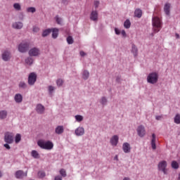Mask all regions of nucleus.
<instances>
[{"label": "nucleus", "mask_w": 180, "mask_h": 180, "mask_svg": "<svg viewBox=\"0 0 180 180\" xmlns=\"http://www.w3.org/2000/svg\"><path fill=\"white\" fill-rule=\"evenodd\" d=\"M4 147H5V148H6V150H11V146H9V144H8V143H5L4 145Z\"/></svg>", "instance_id": "obj_47"}, {"label": "nucleus", "mask_w": 180, "mask_h": 180, "mask_svg": "<svg viewBox=\"0 0 180 180\" xmlns=\"http://www.w3.org/2000/svg\"><path fill=\"white\" fill-rule=\"evenodd\" d=\"M18 86L22 89H26V88H27V84H26L25 82H20Z\"/></svg>", "instance_id": "obj_28"}, {"label": "nucleus", "mask_w": 180, "mask_h": 180, "mask_svg": "<svg viewBox=\"0 0 180 180\" xmlns=\"http://www.w3.org/2000/svg\"><path fill=\"white\" fill-rule=\"evenodd\" d=\"M151 146L153 150H155V148H157V146L155 145V134H152Z\"/></svg>", "instance_id": "obj_22"}, {"label": "nucleus", "mask_w": 180, "mask_h": 180, "mask_svg": "<svg viewBox=\"0 0 180 180\" xmlns=\"http://www.w3.org/2000/svg\"><path fill=\"white\" fill-rule=\"evenodd\" d=\"M176 39H179V34H176Z\"/></svg>", "instance_id": "obj_53"}, {"label": "nucleus", "mask_w": 180, "mask_h": 180, "mask_svg": "<svg viewBox=\"0 0 180 180\" xmlns=\"http://www.w3.org/2000/svg\"><path fill=\"white\" fill-rule=\"evenodd\" d=\"M75 117L77 122H82V120H84V117H82V115H75Z\"/></svg>", "instance_id": "obj_40"}, {"label": "nucleus", "mask_w": 180, "mask_h": 180, "mask_svg": "<svg viewBox=\"0 0 180 180\" xmlns=\"http://www.w3.org/2000/svg\"><path fill=\"white\" fill-rule=\"evenodd\" d=\"M55 133H56V134H63V133H64V127L58 126L55 129Z\"/></svg>", "instance_id": "obj_19"}, {"label": "nucleus", "mask_w": 180, "mask_h": 180, "mask_svg": "<svg viewBox=\"0 0 180 180\" xmlns=\"http://www.w3.org/2000/svg\"><path fill=\"white\" fill-rule=\"evenodd\" d=\"M110 143L112 144V146H117V143H119V136H117V135L113 136L111 139H110Z\"/></svg>", "instance_id": "obj_16"}, {"label": "nucleus", "mask_w": 180, "mask_h": 180, "mask_svg": "<svg viewBox=\"0 0 180 180\" xmlns=\"http://www.w3.org/2000/svg\"><path fill=\"white\" fill-rule=\"evenodd\" d=\"M142 15L143 11H141L140 8L135 10L134 15L136 16V18H141Z\"/></svg>", "instance_id": "obj_23"}, {"label": "nucleus", "mask_w": 180, "mask_h": 180, "mask_svg": "<svg viewBox=\"0 0 180 180\" xmlns=\"http://www.w3.org/2000/svg\"><path fill=\"white\" fill-rule=\"evenodd\" d=\"M131 25V23L130 22V20H127L124 23V26L125 29H130Z\"/></svg>", "instance_id": "obj_29"}, {"label": "nucleus", "mask_w": 180, "mask_h": 180, "mask_svg": "<svg viewBox=\"0 0 180 180\" xmlns=\"http://www.w3.org/2000/svg\"><path fill=\"white\" fill-rule=\"evenodd\" d=\"M31 155L32 157H33V158H36V159L40 158V155L37 150H32L31 152Z\"/></svg>", "instance_id": "obj_26"}, {"label": "nucleus", "mask_w": 180, "mask_h": 180, "mask_svg": "<svg viewBox=\"0 0 180 180\" xmlns=\"http://www.w3.org/2000/svg\"><path fill=\"white\" fill-rule=\"evenodd\" d=\"M23 176H27V172L25 174L22 170H18L15 172V178L17 179H22Z\"/></svg>", "instance_id": "obj_11"}, {"label": "nucleus", "mask_w": 180, "mask_h": 180, "mask_svg": "<svg viewBox=\"0 0 180 180\" xmlns=\"http://www.w3.org/2000/svg\"><path fill=\"white\" fill-rule=\"evenodd\" d=\"M13 8H14V9H15V11H20V9H22L20 4L18 3H15L13 4Z\"/></svg>", "instance_id": "obj_34"}, {"label": "nucleus", "mask_w": 180, "mask_h": 180, "mask_svg": "<svg viewBox=\"0 0 180 180\" xmlns=\"http://www.w3.org/2000/svg\"><path fill=\"white\" fill-rule=\"evenodd\" d=\"M52 32V37L53 39H57L58 37V28H53L51 29Z\"/></svg>", "instance_id": "obj_21"}, {"label": "nucleus", "mask_w": 180, "mask_h": 180, "mask_svg": "<svg viewBox=\"0 0 180 180\" xmlns=\"http://www.w3.org/2000/svg\"><path fill=\"white\" fill-rule=\"evenodd\" d=\"M121 34H122L124 37H126V31L122 30V31L121 32Z\"/></svg>", "instance_id": "obj_50"}, {"label": "nucleus", "mask_w": 180, "mask_h": 180, "mask_svg": "<svg viewBox=\"0 0 180 180\" xmlns=\"http://www.w3.org/2000/svg\"><path fill=\"white\" fill-rule=\"evenodd\" d=\"M8 116V112L6 110H3L1 112V119H6Z\"/></svg>", "instance_id": "obj_31"}, {"label": "nucleus", "mask_w": 180, "mask_h": 180, "mask_svg": "<svg viewBox=\"0 0 180 180\" xmlns=\"http://www.w3.org/2000/svg\"><path fill=\"white\" fill-rule=\"evenodd\" d=\"M90 19H91V20H93L94 22H97V20H98V11H93L91 13Z\"/></svg>", "instance_id": "obj_14"}, {"label": "nucleus", "mask_w": 180, "mask_h": 180, "mask_svg": "<svg viewBox=\"0 0 180 180\" xmlns=\"http://www.w3.org/2000/svg\"><path fill=\"white\" fill-rule=\"evenodd\" d=\"M167 161L162 160L160 161L158 165V171L163 172L165 175L168 174V169H167Z\"/></svg>", "instance_id": "obj_4"}, {"label": "nucleus", "mask_w": 180, "mask_h": 180, "mask_svg": "<svg viewBox=\"0 0 180 180\" xmlns=\"http://www.w3.org/2000/svg\"><path fill=\"white\" fill-rule=\"evenodd\" d=\"M13 29H22L23 27V23L21 22H15L13 23Z\"/></svg>", "instance_id": "obj_20"}, {"label": "nucleus", "mask_w": 180, "mask_h": 180, "mask_svg": "<svg viewBox=\"0 0 180 180\" xmlns=\"http://www.w3.org/2000/svg\"><path fill=\"white\" fill-rule=\"evenodd\" d=\"M152 25L154 33H158L162 29V22L160 18L155 16L152 18Z\"/></svg>", "instance_id": "obj_1"}, {"label": "nucleus", "mask_w": 180, "mask_h": 180, "mask_svg": "<svg viewBox=\"0 0 180 180\" xmlns=\"http://www.w3.org/2000/svg\"><path fill=\"white\" fill-rule=\"evenodd\" d=\"M27 50H29V44L27 42H22L19 44L18 51L20 53H25Z\"/></svg>", "instance_id": "obj_6"}, {"label": "nucleus", "mask_w": 180, "mask_h": 180, "mask_svg": "<svg viewBox=\"0 0 180 180\" xmlns=\"http://www.w3.org/2000/svg\"><path fill=\"white\" fill-rule=\"evenodd\" d=\"M94 6L96 9L99 6V1H94Z\"/></svg>", "instance_id": "obj_45"}, {"label": "nucleus", "mask_w": 180, "mask_h": 180, "mask_svg": "<svg viewBox=\"0 0 180 180\" xmlns=\"http://www.w3.org/2000/svg\"><path fill=\"white\" fill-rule=\"evenodd\" d=\"M56 84H57L58 86H62L63 84H64V81H63V79H58L56 81Z\"/></svg>", "instance_id": "obj_42"}, {"label": "nucleus", "mask_w": 180, "mask_h": 180, "mask_svg": "<svg viewBox=\"0 0 180 180\" xmlns=\"http://www.w3.org/2000/svg\"><path fill=\"white\" fill-rule=\"evenodd\" d=\"M170 9H171V4L166 3L164 6V12L165 15H167V16H169L170 15Z\"/></svg>", "instance_id": "obj_13"}, {"label": "nucleus", "mask_w": 180, "mask_h": 180, "mask_svg": "<svg viewBox=\"0 0 180 180\" xmlns=\"http://www.w3.org/2000/svg\"><path fill=\"white\" fill-rule=\"evenodd\" d=\"M38 176H39V178H44L46 176V173L43 171H39L38 172Z\"/></svg>", "instance_id": "obj_41"}, {"label": "nucleus", "mask_w": 180, "mask_h": 180, "mask_svg": "<svg viewBox=\"0 0 180 180\" xmlns=\"http://www.w3.org/2000/svg\"><path fill=\"white\" fill-rule=\"evenodd\" d=\"M131 49H132L131 53H133L135 57L137 56V53L139 52V50L137 49V46H136V45L134 44H132Z\"/></svg>", "instance_id": "obj_24"}, {"label": "nucleus", "mask_w": 180, "mask_h": 180, "mask_svg": "<svg viewBox=\"0 0 180 180\" xmlns=\"http://www.w3.org/2000/svg\"><path fill=\"white\" fill-rule=\"evenodd\" d=\"M20 140H22V136H20V134H17L15 138V143L18 144V143H19Z\"/></svg>", "instance_id": "obj_32"}, {"label": "nucleus", "mask_w": 180, "mask_h": 180, "mask_svg": "<svg viewBox=\"0 0 180 180\" xmlns=\"http://www.w3.org/2000/svg\"><path fill=\"white\" fill-rule=\"evenodd\" d=\"M67 42L68 44H72V43H74V39H72V37L71 36L68 37Z\"/></svg>", "instance_id": "obj_38"}, {"label": "nucleus", "mask_w": 180, "mask_h": 180, "mask_svg": "<svg viewBox=\"0 0 180 180\" xmlns=\"http://www.w3.org/2000/svg\"><path fill=\"white\" fill-rule=\"evenodd\" d=\"M37 145L43 150H52L54 147V144L50 141H44V140H39L37 141Z\"/></svg>", "instance_id": "obj_2"}, {"label": "nucleus", "mask_w": 180, "mask_h": 180, "mask_svg": "<svg viewBox=\"0 0 180 180\" xmlns=\"http://www.w3.org/2000/svg\"><path fill=\"white\" fill-rule=\"evenodd\" d=\"M39 54H40V50L37 48H32L29 51V55L31 57H36V56H39Z\"/></svg>", "instance_id": "obj_8"}, {"label": "nucleus", "mask_w": 180, "mask_h": 180, "mask_svg": "<svg viewBox=\"0 0 180 180\" xmlns=\"http://www.w3.org/2000/svg\"><path fill=\"white\" fill-rule=\"evenodd\" d=\"M36 79H37V75L34 72L30 73L28 77L29 85H34V82H36Z\"/></svg>", "instance_id": "obj_7"}, {"label": "nucleus", "mask_w": 180, "mask_h": 180, "mask_svg": "<svg viewBox=\"0 0 180 180\" xmlns=\"http://www.w3.org/2000/svg\"><path fill=\"white\" fill-rule=\"evenodd\" d=\"M138 135L140 137H144L146 136V129L142 125H140L137 129Z\"/></svg>", "instance_id": "obj_10"}, {"label": "nucleus", "mask_w": 180, "mask_h": 180, "mask_svg": "<svg viewBox=\"0 0 180 180\" xmlns=\"http://www.w3.org/2000/svg\"><path fill=\"white\" fill-rule=\"evenodd\" d=\"M122 150L125 154H128L131 151V147L130 146V143L125 142L122 144Z\"/></svg>", "instance_id": "obj_9"}, {"label": "nucleus", "mask_w": 180, "mask_h": 180, "mask_svg": "<svg viewBox=\"0 0 180 180\" xmlns=\"http://www.w3.org/2000/svg\"><path fill=\"white\" fill-rule=\"evenodd\" d=\"M39 30H40L39 27H33V32H34L35 33H37V32H39Z\"/></svg>", "instance_id": "obj_46"}, {"label": "nucleus", "mask_w": 180, "mask_h": 180, "mask_svg": "<svg viewBox=\"0 0 180 180\" xmlns=\"http://www.w3.org/2000/svg\"><path fill=\"white\" fill-rule=\"evenodd\" d=\"M55 180H63V178L60 176H56Z\"/></svg>", "instance_id": "obj_49"}, {"label": "nucleus", "mask_w": 180, "mask_h": 180, "mask_svg": "<svg viewBox=\"0 0 180 180\" xmlns=\"http://www.w3.org/2000/svg\"><path fill=\"white\" fill-rule=\"evenodd\" d=\"M14 99L16 103H21L22 101H23V96L20 94H17L15 95Z\"/></svg>", "instance_id": "obj_17"}, {"label": "nucleus", "mask_w": 180, "mask_h": 180, "mask_svg": "<svg viewBox=\"0 0 180 180\" xmlns=\"http://www.w3.org/2000/svg\"><path fill=\"white\" fill-rule=\"evenodd\" d=\"M174 123H176V124H180V115L179 114L176 115V116L174 117Z\"/></svg>", "instance_id": "obj_33"}, {"label": "nucleus", "mask_w": 180, "mask_h": 180, "mask_svg": "<svg viewBox=\"0 0 180 180\" xmlns=\"http://www.w3.org/2000/svg\"><path fill=\"white\" fill-rule=\"evenodd\" d=\"M147 82L149 84H157L158 82V74L155 72L150 73L147 77Z\"/></svg>", "instance_id": "obj_3"}, {"label": "nucleus", "mask_w": 180, "mask_h": 180, "mask_svg": "<svg viewBox=\"0 0 180 180\" xmlns=\"http://www.w3.org/2000/svg\"><path fill=\"white\" fill-rule=\"evenodd\" d=\"M55 19H56L58 25H63V19H61V18L58 17V15H56L55 17Z\"/></svg>", "instance_id": "obj_35"}, {"label": "nucleus", "mask_w": 180, "mask_h": 180, "mask_svg": "<svg viewBox=\"0 0 180 180\" xmlns=\"http://www.w3.org/2000/svg\"><path fill=\"white\" fill-rule=\"evenodd\" d=\"M26 64H28V65H32L33 64V58H27L25 59Z\"/></svg>", "instance_id": "obj_36"}, {"label": "nucleus", "mask_w": 180, "mask_h": 180, "mask_svg": "<svg viewBox=\"0 0 180 180\" xmlns=\"http://www.w3.org/2000/svg\"><path fill=\"white\" fill-rule=\"evenodd\" d=\"M172 168H174V169H178L179 168V164L175 160L172 162Z\"/></svg>", "instance_id": "obj_27"}, {"label": "nucleus", "mask_w": 180, "mask_h": 180, "mask_svg": "<svg viewBox=\"0 0 180 180\" xmlns=\"http://www.w3.org/2000/svg\"><path fill=\"white\" fill-rule=\"evenodd\" d=\"M115 34H120V31L117 28L115 29Z\"/></svg>", "instance_id": "obj_48"}, {"label": "nucleus", "mask_w": 180, "mask_h": 180, "mask_svg": "<svg viewBox=\"0 0 180 180\" xmlns=\"http://www.w3.org/2000/svg\"><path fill=\"white\" fill-rule=\"evenodd\" d=\"M162 116L158 115V116H156V117H155V119H156V120H161V118H162Z\"/></svg>", "instance_id": "obj_52"}, {"label": "nucleus", "mask_w": 180, "mask_h": 180, "mask_svg": "<svg viewBox=\"0 0 180 180\" xmlns=\"http://www.w3.org/2000/svg\"><path fill=\"white\" fill-rule=\"evenodd\" d=\"M178 180H180V173H179V176H178Z\"/></svg>", "instance_id": "obj_54"}, {"label": "nucleus", "mask_w": 180, "mask_h": 180, "mask_svg": "<svg viewBox=\"0 0 180 180\" xmlns=\"http://www.w3.org/2000/svg\"><path fill=\"white\" fill-rule=\"evenodd\" d=\"M106 102H108V101L106 100V98L103 97L101 98V103H102V105H106Z\"/></svg>", "instance_id": "obj_44"}, {"label": "nucleus", "mask_w": 180, "mask_h": 180, "mask_svg": "<svg viewBox=\"0 0 180 180\" xmlns=\"http://www.w3.org/2000/svg\"><path fill=\"white\" fill-rule=\"evenodd\" d=\"M75 133L76 136H84L85 133V129L82 127H79L75 129Z\"/></svg>", "instance_id": "obj_12"}, {"label": "nucleus", "mask_w": 180, "mask_h": 180, "mask_svg": "<svg viewBox=\"0 0 180 180\" xmlns=\"http://www.w3.org/2000/svg\"><path fill=\"white\" fill-rule=\"evenodd\" d=\"M15 139V134L12 132H6L4 136V141L8 144H12Z\"/></svg>", "instance_id": "obj_5"}, {"label": "nucleus", "mask_w": 180, "mask_h": 180, "mask_svg": "<svg viewBox=\"0 0 180 180\" xmlns=\"http://www.w3.org/2000/svg\"><path fill=\"white\" fill-rule=\"evenodd\" d=\"M56 89V88L53 86H48V91L50 94V95H53V91Z\"/></svg>", "instance_id": "obj_39"}, {"label": "nucleus", "mask_w": 180, "mask_h": 180, "mask_svg": "<svg viewBox=\"0 0 180 180\" xmlns=\"http://www.w3.org/2000/svg\"><path fill=\"white\" fill-rule=\"evenodd\" d=\"M60 174L63 177L67 176V173L65 172V170L64 169L60 170Z\"/></svg>", "instance_id": "obj_43"}, {"label": "nucleus", "mask_w": 180, "mask_h": 180, "mask_svg": "<svg viewBox=\"0 0 180 180\" xmlns=\"http://www.w3.org/2000/svg\"><path fill=\"white\" fill-rule=\"evenodd\" d=\"M2 58L4 61H9V60H11V52L6 51L2 54Z\"/></svg>", "instance_id": "obj_15"}, {"label": "nucleus", "mask_w": 180, "mask_h": 180, "mask_svg": "<svg viewBox=\"0 0 180 180\" xmlns=\"http://www.w3.org/2000/svg\"><path fill=\"white\" fill-rule=\"evenodd\" d=\"M27 12H28L30 13H34V12H36V8H34V7L27 8Z\"/></svg>", "instance_id": "obj_37"}, {"label": "nucleus", "mask_w": 180, "mask_h": 180, "mask_svg": "<svg viewBox=\"0 0 180 180\" xmlns=\"http://www.w3.org/2000/svg\"><path fill=\"white\" fill-rule=\"evenodd\" d=\"M84 79H88L89 78V72L88 70H84L83 72V75H82Z\"/></svg>", "instance_id": "obj_30"}, {"label": "nucleus", "mask_w": 180, "mask_h": 180, "mask_svg": "<svg viewBox=\"0 0 180 180\" xmlns=\"http://www.w3.org/2000/svg\"><path fill=\"white\" fill-rule=\"evenodd\" d=\"M51 33V29H47L43 31L42 32V37H47L49 34Z\"/></svg>", "instance_id": "obj_25"}, {"label": "nucleus", "mask_w": 180, "mask_h": 180, "mask_svg": "<svg viewBox=\"0 0 180 180\" xmlns=\"http://www.w3.org/2000/svg\"><path fill=\"white\" fill-rule=\"evenodd\" d=\"M36 110L37 113H39L40 115L44 113V106L41 105V104H38L37 105Z\"/></svg>", "instance_id": "obj_18"}, {"label": "nucleus", "mask_w": 180, "mask_h": 180, "mask_svg": "<svg viewBox=\"0 0 180 180\" xmlns=\"http://www.w3.org/2000/svg\"><path fill=\"white\" fill-rule=\"evenodd\" d=\"M86 54L85 53V52H84L83 51H80V56L82 57H84V56H86Z\"/></svg>", "instance_id": "obj_51"}]
</instances>
